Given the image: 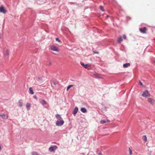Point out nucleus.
<instances>
[{
  "mask_svg": "<svg viewBox=\"0 0 155 155\" xmlns=\"http://www.w3.org/2000/svg\"><path fill=\"white\" fill-rule=\"evenodd\" d=\"M51 49L54 51L59 52V49L56 46L54 45H51L50 46Z\"/></svg>",
  "mask_w": 155,
  "mask_h": 155,
  "instance_id": "obj_1",
  "label": "nucleus"
},
{
  "mask_svg": "<svg viewBox=\"0 0 155 155\" xmlns=\"http://www.w3.org/2000/svg\"><path fill=\"white\" fill-rule=\"evenodd\" d=\"M64 122L63 120H57L56 122V125L60 126H62L64 124Z\"/></svg>",
  "mask_w": 155,
  "mask_h": 155,
  "instance_id": "obj_2",
  "label": "nucleus"
},
{
  "mask_svg": "<svg viewBox=\"0 0 155 155\" xmlns=\"http://www.w3.org/2000/svg\"><path fill=\"white\" fill-rule=\"evenodd\" d=\"M142 96L144 97H150V94L147 90H146L143 92L142 94Z\"/></svg>",
  "mask_w": 155,
  "mask_h": 155,
  "instance_id": "obj_3",
  "label": "nucleus"
},
{
  "mask_svg": "<svg viewBox=\"0 0 155 155\" xmlns=\"http://www.w3.org/2000/svg\"><path fill=\"white\" fill-rule=\"evenodd\" d=\"M147 101L148 102L152 105H153L155 104V100L153 98H148Z\"/></svg>",
  "mask_w": 155,
  "mask_h": 155,
  "instance_id": "obj_4",
  "label": "nucleus"
},
{
  "mask_svg": "<svg viewBox=\"0 0 155 155\" xmlns=\"http://www.w3.org/2000/svg\"><path fill=\"white\" fill-rule=\"evenodd\" d=\"M7 12V10L2 5L0 7V12L5 14Z\"/></svg>",
  "mask_w": 155,
  "mask_h": 155,
  "instance_id": "obj_5",
  "label": "nucleus"
},
{
  "mask_svg": "<svg viewBox=\"0 0 155 155\" xmlns=\"http://www.w3.org/2000/svg\"><path fill=\"white\" fill-rule=\"evenodd\" d=\"M57 148V146H51L49 148V150L51 152L54 151Z\"/></svg>",
  "mask_w": 155,
  "mask_h": 155,
  "instance_id": "obj_6",
  "label": "nucleus"
},
{
  "mask_svg": "<svg viewBox=\"0 0 155 155\" xmlns=\"http://www.w3.org/2000/svg\"><path fill=\"white\" fill-rule=\"evenodd\" d=\"M0 116L3 119L6 120L8 118V115L7 114H0Z\"/></svg>",
  "mask_w": 155,
  "mask_h": 155,
  "instance_id": "obj_7",
  "label": "nucleus"
},
{
  "mask_svg": "<svg viewBox=\"0 0 155 155\" xmlns=\"http://www.w3.org/2000/svg\"><path fill=\"white\" fill-rule=\"evenodd\" d=\"M110 120L107 119L101 120L100 121V123L101 124H104L106 123H109Z\"/></svg>",
  "mask_w": 155,
  "mask_h": 155,
  "instance_id": "obj_8",
  "label": "nucleus"
},
{
  "mask_svg": "<svg viewBox=\"0 0 155 155\" xmlns=\"http://www.w3.org/2000/svg\"><path fill=\"white\" fill-rule=\"evenodd\" d=\"M139 30L141 32L143 33H146L147 28L146 27H144L143 28H140Z\"/></svg>",
  "mask_w": 155,
  "mask_h": 155,
  "instance_id": "obj_9",
  "label": "nucleus"
},
{
  "mask_svg": "<svg viewBox=\"0 0 155 155\" xmlns=\"http://www.w3.org/2000/svg\"><path fill=\"white\" fill-rule=\"evenodd\" d=\"M81 65L85 68H87L90 66V65L89 64H84L83 63H81Z\"/></svg>",
  "mask_w": 155,
  "mask_h": 155,
  "instance_id": "obj_10",
  "label": "nucleus"
},
{
  "mask_svg": "<svg viewBox=\"0 0 155 155\" xmlns=\"http://www.w3.org/2000/svg\"><path fill=\"white\" fill-rule=\"evenodd\" d=\"M78 111V108L77 107H75L74 110L73 114L75 115Z\"/></svg>",
  "mask_w": 155,
  "mask_h": 155,
  "instance_id": "obj_11",
  "label": "nucleus"
},
{
  "mask_svg": "<svg viewBox=\"0 0 155 155\" xmlns=\"http://www.w3.org/2000/svg\"><path fill=\"white\" fill-rule=\"evenodd\" d=\"M55 117H56V118H57V119H58V120H62V119L61 117V116L59 114H57L56 115Z\"/></svg>",
  "mask_w": 155,
  "mask_h": 155,
  "instance_id": "obj_12",
  "label": "nucleus"
},
{
  "mask_svg": "<svg viewBox=\"0 0 155 155\" xmlns=\"http://www.w3.org/2000/svg\"><path fill=\"white\" fill-rule=\"evenodd\" d=\"M130 64L129 63H126L123 64V67L124 68H126L130 66Z\"/></svg>",
  "mask_w": 155,
  "mask_h": 155,
  "instance_id": "obj_13",
  "label": "nucleus"
},
{
  "mask_svg": "<svg viewBox=\"0 0 155 155\" xmlns=\"http://www.w3.org/2000/svg\"><path fill=\"white\" fill-rule=\"evenodd\" d=\"M81 111L83 113H86L87 111V109L85 108H82L81 109Z\"/></svg>",
  "mask_w": 155,
  "mask_h": 155,
  "instance_id": "obj_14",
  "label": "nucleus"
},
{
  "mask_svg": "<svg viewBox=\"0 0 155 155\" xmlns=\"http://www.w3.org/2000/svg\"><path fill=\"white\" fill-rule=\"evenodd\" d=\"M142 139L145 142L147 141V138L146 135H143L142 136Z\"/></svg>",
  "mask_w": 155,
  "mask_h": 155,
  "instance_id": "obj_15",
  "label": "nucleus"
},
{
  "mask_svg": "<svg viewBox=\"0 0 155 155\" xmlns=\"http://www.w3.org/2000/svg\"><path fill=\"white\" fill-rule=\"evenodd\" d=\"M123 41V39L121 37H120L117 40V42L118 43H120Z\"/></svg>",
  "mask_w": 155,
  "mask_h": 155,
  "instance_id": "obj_16",
  "label": "nucleus"
},
{
  "mask_svg": "<svg viewBox=\"0 0 155 155\" xmlns=\"http://www.w3.org/2000/svg\"><path fill=\"white\" fill-rule=\"evenodd\" d=\"M40 103L42 105L45 104H46V101L44 100H41L40 101Z\"/></svg>",
  "mask_w": 155,
  "mask_h": 155,
  "instance_id": "obj_17",
  "label": "nucleus"
},
{
  "mask_svg": "<svg viewBox=\"0 0 155 155\" xmlns=\"http://www.w3.org/2000/svg\"><path fill=\"white\" fill-rule=\"evenodd\" d=\"M29 90L30 91V93L31 94H34V92L31 87H30L29 88Z\"/></svg>",
  "mask_w": 155,
  "mask_h": 155,
  "instance_id": "obj_18",
  "label": "nucleus"
},
{
  "mask_svg": "<svg viewBox=\"0 0 155 155\" xmlns=\"http://www.w3.org/2000/svg\"><path fill=\"white\" fill-rule=\"evenodd\" d=\"M5 55L7 56H8L9 54V51L8 50H7L5 51Z\"/></svg>",
  "mask_w": 155,
  "mask_h": 155,
  "instance_id": "obj_19",
  "label": "nucleus"
},
{
  "mask_svg": "<svg viewBox=\"0 0 155 155\" xmlns=\"http://www.w3.org/2000/svg\"><path fill=\"white\" fill-rule=\"evenodd\" d=\"M22 105V102L21 101H19L18 102V106L20 107H21Z\"/></svg>",
  "mask_w": 155,
  "mask_h": 155,
  "instance_id": "obj_20",
  "label": "nucleus"
},
{
  "mask_svg": "<svg viewBox=\"0 0 155 155\" xmlns=\"http://www.w3.org/2000/svg\"><path fill=\"white\" fill-rule=\"evenodd\" d=\"M32 155H40L38 153L36 152H32Z\"/></svg>",
  "mask_w": 155,
  "mask_h": 155,
  "instance_id": "obj_21",
  "label": "nucleus"
},
{
  "mask_svg": "<svg viewBox=\"0 0 155 155\" xmlns=\"http://www.w3.org/2000/svg\"><path fill=\"white\" fill-rule=\"evenodd\" d=\"M73 85H70L68 86L67 88V90L68 91L71 87H73Z\"/></svg>",
  "mask_w": 155,
  "mask_h": 155,
  "instance_id": "obj_22",
  "label": "nucleus"
},
{
  "mask_svg": "<svg viewBox=\"0 0 155 155\" xmlns=\"http://www.w3.org/2000/svg\"><path fill=\"white\" fill-rule=\"evenodd\" d=\"M129 151L130 155H131L132 154V151L130 147L129 148Z\"/></svg>",
  "mask_w": 155,
  "mask_h": 155,
  "instance_id": "obj_23",
  "label": "nucleus"
},
{
  "mask_svg": "<svg viewBox=\"0 0 155 155\" xmlns=\"http://www.w3.org/2000/svg\"><path fill=\"white\" fill-rule=\"evenodd\" d=\"M96 152L98 155H102L101 153V152H99L98 150H97L96 151Z\"/></svg>",
  "mask_w": 155,
  "mask_h": 155,
  "instance_id": "obj_24",
  "label": "nucleus"
},
{
  "mask_svg": "<svg viewBox=\"0 0 155 155\" xmlns=\"http://www.w3.org/2000/svg\"><path fill=\"white\" fill-rule=\"evenodd\" d=\"M37 81H42V77H38L37 79Z\"/></svg>",
  "mask_w": 155,
  "mask_h": 155,
  "instance_id": "obj_25",
  "label": "nucleus"
},
{
  "mask_svg": "<svg viewBox=\"0 0 155 155\" xmlns=\"http://www.w3.org/2000/svg\"><path fill=\"white\" fill-rule=\"evenodd\" d=\"M31 104L29 103H27L26 104V107H29L31 106Z\"/></svg>",
  "mask_w": 155,
  "mask_h": 155,
  "instance_id": "obj_26",
  "label": "nucleus"
},
{
  "mask_svg": "<svg viewBox=\"0 0 155 155\" xmlns=\"http://www.w3.org/2000/svg\"><path fill=\"white\" fill-rule=\"evenodd\" d=\"M100 9L103 12H104V10L103 8V7L101 6H100Z\"/></svg>",
  "mask_w": 155,
  "mask_h": 155,
  "instance_id": "obj_27",
  "label": "nucleus"
},
{
  "mask_svg": "<svg viewBox=\"0 0 155 155\" xmlns=\"http://www.w3.org/2000/svg\"><path fill=\"white\" fill-rule=\"evenodd\" d=\"M139 84L141 86H143V83H142V82L140 81H139Z\"/></svg>",
  "mask_w": 155,
  "mask_h": 155,
  "instance_id": "obj_28",
  "label": "nucleus"
},
{
  "mask_svg": "<svg viewBox=\"0 0 155 155\" xmlns=\"http://www.w3.org/2000/svg\"><path fill=\"white\" fill-rule=\"evenodd\" d=\"M55 40L56 41L60 42H61L60 40L58 38H56Z\"/></svg>",
  "mask_w": 155,
  "mask_h": 155,
  "instance_id": "obj_29",
  "label": "nucleus"
},
{
  "mask_svg": "<svg viewBox=\"0 0 155 155\" xmlns=\"http://www.w3.org/2000/svg\"><path fill=\"white\" fill-rule=\"evenodd\" d=\"M123 38L124 39H126V36L125 35H123Z\"/></svg>",
  "mask_w": 155,
  "mask_h": 155,
  "instance_id": "obj_30",
  "label": "nucleus"
},
{
  "mask_svg": "<svg viewBox=\"0 0 155 155\" xmlns=\"http://www.w3.org/2000/svg\"><path fill=\"white\" fill-rule=\"evenodd\" d=\"M34 98L35 99H37V97L36 96H34Z\"/></svg>",
  "mask_w": 155,
  "mask_h": 155,
  "instance_id": "obj_31",
  "label": "nucleus"
},
{
  "mask_svg": "<svg viewBox=\"0 0 155 155\" xmlns=\"http://www.w3.org/2000/svg\"><path fill=\"white\" fill-rule=\"evenodd\" d=\"M81 154L83 155H85L84 153H81Z\"/></svg>",
  "mask_w": 155,
  "mask_h": 155,
  "instance_id": "obj_32",
  "label": "nucleus"
},
{
  "mask_svg": "<svg viewBox=\"0 0 155 155\" xmlns=\"http://www.w3.org/2000/svg\"><path fill=\"white\" fill-rule=\"evenodd\" d=\"M1 146H0V150H1Z\"/></svg>",
  "mask_w": 155,
  "mask_h": 155,
  "instance_id": "obj_33",
  "label": "nucleus"
},
{
  "mask_svg": "<svg viewBox=\"0 0 155 155\" xmlns=\"http://www.w3.org/2000/svg\"><path fill=\"white\" fill-rule=\"evenodd\" d=\"M94 53H97V54L98 53H97V52H94Z\"/></svg>",
  "mask_w": 155,
  "mask_h": 155,
  "instance_id": "obj_34",
  "label": "nucleus"
},
{
  "mask_svg": "<svg viewBox=\"0 0 155 155\" xmlns=\"http://www.w3.org/2000/svg\"><path fill=\"white\" fill-rule=\"evenodd\" d=\"M107 17H109V16L108 15H107Z\"/></svg>",
  "mask_w": 155,
  "mask_h": 155,
  "instance_id": "obj_35",
  "label": "nucleus"
},
{
  "mask_svg": "<svg viewBox=\"0 0 155 155\" xmlns=\"http://www.w3.org/2000/svg\"><path fill=\"white\" fill-rule=\"evenodd\" d=\"M87 155H88V154H87Z\"/></svg>",
  "mask_w": 155,
  "mask_h": 155,
  "instance_id": "obj_36",
  "label": "nucleus"
}]
</instances>
